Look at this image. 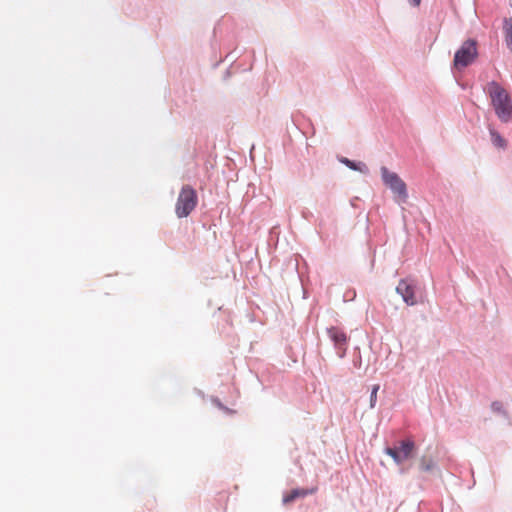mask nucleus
Here are the masks:
<instances>
[{"label": "nucleus", "instance_id": "1", "mask_svg": "<svg viewBox=\"0 0 512 512\" xmlns=\"http://www.w3.org/2000/svg\"><path fill=\"white\" fill-rule=\"evenodd\" d=\"M484 91L491 100L496 116L502 123L512 121V99L507 90L496 81L487 83Z\"/></svg>", "mask_w": 512, "mask_h": 512}, {"label": "nucleus", "instance_id": "2", "mask_svg": "<svg viewBox=\"0 0 512 512\" xmlns=\"http://www.w3.org/2000/svg\"><path fill=\"white\" fill-rule=\"evenodd\" d=\"M380 174L383 184L392 192L394 201L399 205L405 203L409 195L407 185L400 176L385 166L380 168Z\"/></svg>", "mask_w": 512, "mask_h": 512}, {"label": "nucleus", "instance_id": "3", "mask_svg": "<svg viewBox=\"0 0 512 512\" xmlns=\"http://www.w3.org/2000/svg\"><path fill=\"white\" fill-rule=\"evenodd\" d=\"M198 203V197L195 189L190 185H184L178 195L175 213L178 218H185L195 209Z\"/></svg>", "mask_w": 512, "mask_h": 512}, {"label": "nucleus", "instance_id": "4", "mask_svg": "<svg viewBox=\"0 0 512 512\" xmlns=\"http://www.w3.org/2000/svg\"><path fill=\"white\" fill-rule=\"evenodd\" d=\"M477 55L476 42L472 39L466 40L454 55L453 63L455 68L462 69L469 66Z\"/></svg>", "mask_w": 512, "mask_h": 512}, {"label": "nucleus", "instance_id": "5", "mask_svg": "<svg viewBox=\"0 0 512 512\" xmlns=\"http://www.w3.org/2000/svg\"><path fill=\"white\" fill-rule=\"evenodd\" d=\"M415 444L412 440L401 441L398 447H387L385 453L389 455L397 465H401L410 458Z\"/></svg>", "mask_w": 512, "mask_h": 512}, {"label": "nucleus", "instance_id": "6", "mask_svg": "<svg viewBox=\"0 0 512 512\" xmlns=\"http://www.w3.org/2000/svg\"><path fill=\"white\" fill-rule=\"evenodd\" d=\"M396 292L402 297L403 301L407 305L414 306L417 304L415 296L416 285L412 280L401 279L396 287Z\"/></svg>", "mask_w": 512, "mask_h": 512}, {"label": "nucleus", "instance_id": "7", "mask_svg": "<svg viewBox=\"0 0 512 512\" xmlns=\"http://www.w3.org/2000/svg\"><path fill=\"white\" fill-rule=\"evenodd\" d=\"M327 334L330 340L333 342L335 349L337 350V355L340 358H343L346 354V344H347V336L346 334L336 327H331L327 329Z\"/></svg>", "mask_w": 512, "mask_h": 512}, {"label": "nucleus", "instance_id": "8", "mask_svg": "<svg viewBox=\"0 0 512 512\" xmlns=\"http://www.w3.org/2000/svg\"><path fill=\"white\" fill-rule=\"evenodd\" d=\"M419 470L421 472H427L441 476V470L437 462L433 458L426 455H423L419 458Z\"/></svg>", "mask_w": 512, "mask_h": 512}, {"label": "nucleus", "instance_id": "9", "mask_svg": "<svg viewBox=\"0 0 512 512\" xmlns=\"http://www.w3.org/2000/svg\"><path fill=\"white\" fill-rule=\"evenodd\" d=\"M339 161L351 170L358 171L364 175L369 174V168L364 162H361V161L356 162V161L350 160L346 157H340Z\"/></svg>", "mask_w": 512, "mask_h": 512}, {"label": "nucleus", "instance_id": "10", "mask_svg": "<svg viewBox=\"0 0 512 512\" xmlns=\"http://www.w3.org/2000/svg\"><path fill=\"white\" fill-rule=\"evenodd\" d=\"M489 134L492 144L497 148L504 149L507 145L506 140L491 126H489Z\"/></svg>", "mask_w": 512, "mask_h": 512}, {"label": "nucleus", "instance_id": "11", "mask_svg": "<svg viewBox=\"0 0 512 512\" xmlns=\"http://www.w3.org/2000/svg\"><path fill=\"white\" fill-rule=\"evenodd\" d=\"M504 34H505V42L508 49L512 52V18H506L504 20Z\"/></svg>", "mask_w": 512, "mask_h": 512}, {"label": "nucleus", "instance_id": "12", "mask_svg": "<svg viewBox=\"0 0 512 512\" xmlns=\"http://www.w3.org/2000/svg\"><path fill=\"white\" fill-rule=\"evenodd\" d=\"M308 494V491L305 489H294L288 495L283 497V503L288 504L293 502L295 499L299 497H304Z\"/></svg>", "mask_w": 512, "mask_h": 512}, {"label": "nucleus", "instance_id": "13", "mask_svg": "<svg viewBox=\"0 0 512 512\" xmlns=\"http://www.w3.org/2000/svg\"><path fill=\"white\" fill-rule=\"evenodd\" d=\"M491 410H492L494 413H496V414H498V415H501V416H502V417H504V418H508V413H507V411L505 410L503 403H502V402H500V401H494V402H492V404H491Z\"/></svg>", "mask_w": 512, "mask_h": 512}, {"label": "nucleus", "instance_id": "14", "mask_svg": "<svg viewBox=\"0 0 512 512\" xmlns=\"http://www.w3.org/2000/svg\"><path fill=\"white\" fill-rule=\"evenodd\" d=\"M379 389H380V385L379 384H375L371 388L370 400H369V406H370L371 409H374L375 406H376V403H377V393H378Z\"/></svg>", "mask_w": 512, "mask_h": 512}, {"label": "nucleus", "instance_id": "15", "mask_svg": "<svg viewBox=\"0 0 512 512\" xmlns=\"http://www.w3.org/2000/svg\"><path fill=\"white\" fill-rule=\"evenodd\" d=\"M212 402L214 403V405H215L216 407H218L219 409H221V410L225 411L226 413H232V412H233L231 409H229V408H227L226 406H224V405L220 402V400H219V399H217V398H214V399L212 400Z\"/></svg>", "mask_w": 512, "mask_h": 512}, {"label": "nucleus", "instance_id": "16", "mask_svg": "<svg viewBox=\"0 0 512 512\" xmlns=\"http://www.w3.org/2000/svg\"><path fill=\"white\" fill-rule=\"evenodd\" d=\"M413 7H418L421 4V0H407Z\"/></svg>", "mask_w": 512, "mask_h": 512}]
</instances>
